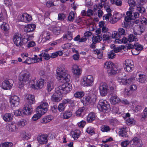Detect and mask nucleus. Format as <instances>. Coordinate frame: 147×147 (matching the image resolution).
Instances as JSON below:
<instances>
[{
    "mask_svg": "<svg viewBox=\"0 0 147 147\" xmlns=\"http://www.w3.org/2000/svg\"><path fill=\"white\" fill-rule=\"evenodd\" d=\"M71 85L65 83L59 86L56 88V91L51 96L52 100L55 102H59L62 98L61 95L62 94H67L69 93L72 89Z\"/></svg>",
    "mask_w": 147,
    "mask_h": 147,
    "instance_id": "f257e3e1",
    "label": "nucleus"
},
{
    "mask_svg": "<svg viewBox=\"0 0 147 147\" xmlns=\"http://www.w3.org/2000/svg\"><path fill=\"white\" fill-rule=\"evenodd\" d=\"M66 70L65 66L61 65L57 68L56 78L60 82L69 81L70 76L66 72Z\"/></svg>",
    "mask_w": 147,
    "mask_h": 147,
    "instance_id": "f03ea898",
    "label": "nucleus"
},
{
    "mask_svg": "<svg viewBox=\"0 0 147 147\" xmlns=\"http://www.w3.org/2000/svg\"><path fill=\"white\" fill-rule=\"evenodd\" d=\"M31 79V75L29 71L25 70L22 71L20 74L19 80L20 82L19 83L20 88H22L24 85L28 82Z\"/></svg>",
    "mask_w": 147,
    "mask_h": 147,
    "instance_id": "7ed1b4c3",
    "label": "nucleus"
},
{
    "mask_svg": "<svg viewBox=\"0 0 147 147\" xmlns=\"http://www.w3.org/2000/svg\"><path fill=\"white\" fill-rule=\"evenodd\" d=\"M69 104L70 106H75L74 100L71 99L66 98L63 100L62 103H60L58 107V109L59 112L63 111L65 108V104Z\"/></svg>",
    "mask_w": 147,
    "mask_h": 147,
    "instance_id": "20e7f679",
    "label": "nucleus"
},
{
    "mask_svg": "<svg viewBox=\"0 0 147 147\" xmlns=\"http://www.w3.org/2000/svg\"><path fill=\"white\" fill-rule=\"evenodd\" d=\"M13 41L14 44L17 46L20 47L24 43L23 36L18 33H15L13 35Z\"/></svg>",
    "mask_w": 147,
    "mask_h": 147,
    "instance_id": "39448f33",
    "label": "nucleus"
},
{
    "mask_svg": "<svg viewBox=\"0 0 147 147\" xmlns=\"http://www.w3.org/2000/svg\"><path fill=\"white\" fill-rule=\"evenodd\" d=\"M109 106L106 100H99L97 107L99 111L106 112L109 108Z\"/></svg>",
    "mask_w": 147,
    "mask_h": 147,
    "instance_id": "423d86ee",
    "label": "nucleus"
},
{
    "mask_svg": "<svg viewBox=\"0 0 147 147\" xmlns=\"http://www.w3.org/2000/svg\"><path fill=\"white\" fill-rule=\"evenodd\" d=\"M100 92L101 96H105L106 95L109 90L107 84L105 82L101 83L99 86Z\"/></svg>",
    "mask_w": 147,
    "mask_h": 147,
    "instance_id": "0eeeda50",
    "label": "nucleus"
},
{
    "mask_svg": "<svg viewBox=\"0 0 147 147\" xmlns=\"http://www.w3.org/2000/svg\"><path fill=\"white\" fill-rule=\"evenodd\" d=\"M83 84L85 86H90L93 84V78L91 75L85 76L83 78Z\"/></svg>",
    "mask_w": 147,
    "mask_h": 147,
    "instance_id": "6e6552de",
    "label": "nucleus"
},
{
    "mask_svg": "<svg viewBox=\"0 0 147 147\" xmlns=\"http://www.w3.org/2000/svg\"><path fill=\"white\" fill-rule=\"evenodd\" d=\"M69 109L64 112L63 113L62 118L64 119H68L72 115V111L74 109V106H69Z\"/></svg>",
    "mask_w": 147,
    "mask_h": 147,
    "instance_id": "1a4fd4ad",
    "label": "nucleus"
},
{
    "mask_svg": "<svg viewBox=\"0 0 147 147\" xmlns=\"http://www.w3.org/2000/svg\"><path fill=\"white\" fill-rule=\"evenodd\" d=\"M135 79V78L132 77L128 79L121 78H117V81L121 85H129L133 82Z\"/></svg>",
    "mask_w": 147,
    "mask_h": 147,
    "instance_id": "9d476101",
    "label": "nucleus"
},
{
    "mask_svg": "<svg viewBox=\"0 0 147 147\" xmlns=\"http://www.w3.org/2000/svg\"><path fill=\"white\" fill-rule=\"evenodd\" d=\"M118 32H114L112 34V38L115 39L121 38V35H124L126 34L125 30L122 28H119L118 30Z\"/></svg>",
    "mask_w": 147,
    "mask_h": 147,
    "instance_id": "9b49d317",
    "label": "nucleus"
},
{
    "mask_svg": "<svg viewBox=\"0 0 147 147\" xmlns=\"http://www.w3.org/2000/svg\"><path fill=\"white\" fill-rule=\"evenodd\" d=\"M125 70L127 72H130L133 70L134 67L133 62L127 60L125 61V65L124 66Z\"/></svg>",
    "mask_w": 147,
    "mask_h": 147,
    "instance_id": "f8f14e48",
    "label": "nucleus"
},
{
    "mask_svg": "<svg viewBox=\"0 0 147 147\" xmlns=\"http://www.w3.org/2000/svg\"><path fill=\"white\" fill-rule=\"evenodd\" d=\"M71 68L72 73L74 76L79 77L82 71L80 67L77 65L76 64L73 65Z\"/></svg>",
    "mask_w": 147,
    "mask_h": 147,
    "instance_id": "ddd939ff",
    "label": "nucleus"
},
{
    "mask_svg": "<svg viewBox=\"0 0 147 147\" xmlns=\"http://www.w3.org/2000/svg\"><path fill=\"white\" fill-rule=\"evenodd\" d=\"M13 81L11 80L4 81L2 83V87L5 90H9L13 85Z\"/></svg>",
    "mask_w": 147,
    "mask_h": 147,
    "instance_id": "4468645a",
    "label": "nucleus"
},
{
    "mask_svg": "<svg viewBox=\"0 0 147 147\" xmlns=\"http://www.w3.org/2000/svg\"><path fill=\"white\" fill-rule=\"evenodd\" d=\"M20 20L26 23L29 22L32 20V17L27 13H24L19 16Z\"/></svg>",
    "mask_w": 147,
    "mask_h": 147,
    "instance_id": "2eb2a0df",
    "label": "nucleus"
},
{
    "mask_svg": "<svg viewBox=\"0 0 147 147\" xmlns=\"http://www.w3.org/2000/svg\"><path fill=\"white\" fill-rule=\"evenodd\" d=\"M47 137V135L45 134L39 135L37 138V140L40 144H45L48 141Z\"/></svg>",
    "mask_w": 147,
    "mask_h": 147,
    "instance_id": "dca6fc26",
    "label": "nucleus"
},
{
    "mask_svg": "<svg viewBox=\"0 0 147 147\" xmlns=\"http://www.w3.org/2000/svg\"><path fill=\"white\" fill-rule=\"evenodd\" d=\"M33 109L31 105H27L23 109V113L25 115H30L32 113Z\"/></svg>",
    "mask_w": 147,
    "mask_h": 147,
    "instance_id": "f3484780",
    "label": "nucleus"
},
{
    "mask_svg": "<svg viewBox=\"0 0 147 147\" xmlns=\"http://www.w3.org/2000/svg\"><path fill=\"white\" fill-rule=\"evenodd\" d=\"M25 100L26 102L30 105L35 103V102L34 96L32 94L26 95L25 97Z\"/></svg>",
    "mask_w": 147,
    "mask_h": 147,
    "instance_id": "a211bd4d",
    "label": "nucleus"
},
{
    "mask_svg": "<svg viewBox=\"0 0 147 147\" xmlns=\"http://www.w3.org/2000/svg\"><path fill=\"white\" fill-rule=\"evenodd\" d=\"M36 25L34 24H29L24 28V30L26 32H30L34 31L36 28Z\"/></svg>",
    "mask_w": 147,
    "mask_h": 147,
    "instance_id": "6ab92c4d",
    "label": "nucleus"
},
{
    "mask_svg": "<svg viewBox=\"0 0 147 147\" xmlns=\"http://www.w3.org/2000/svg\"><path fill=\"white\" fill-rule=\"evenodd\" d=\"M132 47L134 48L135 49V52L133 53V55H138L143 49L142 46L138 43L134 44Z\"/></svg>",
    "mask_w": 147,
    "mask_h": 147,
    "instance_id": "aec40b11",
    "label": "nucleus"
},
{
    "mask_svg": "<svg viewBox=\"0 0 147 147\" xmlns=\"http://www.w3.org/2000/svg\"><path fill=\"white\" fill-rule=\"evenodd\" d=\"M10 103L13 107L17 106L19 104V99L17 96H12L10 101Z\"/></svg>",
    "mask_w": 147,
    "mask_h": 147,
    "instance_id": "412c9836",
    "label": "nucleus"
},
{
    "mask_svg": "<svg viewBox=\"0 0 147 147\" xmlns=\"http://www.w3.org/2000/svg\"><path fill=\"white\" fill-rule=\"evenodd\" d=\"M127 129L125 127H123L121 128L119 131V135L123 138H126L128 137L127 133Z\"/></svg>",
    "mask_w": 147,
    "mask_h": 147,
    "instance_id": "4be33fe9",
    "label": "nucleus"
},
{
    "mask_svg": "<svg viewBox=\"0 0 147 147\" xmlns=\"http://www.w3.org/2000/svg\"><path fill=\"white\" fill-rule=\"evenodd\" d=\"M93 53L97 55V57L98 59H102L103 57V52L101 49H96L93 51Z\"/></svg>",
    "mask_w": 147,
    "mask_h": 147,
    "instance_id": "5701e85b",
    "label": "nucleus"
},
{
    "mask_svg": "<svg viewBox=\"0 0 147 147\" xmlns=\"http://www.w3.org/2000/svg\"><path fill=\"white\" fill-rule=\"evenodd\" d=\"M13 117V115L12 114L7 113L4 115L3 116V118L5 121L9 122L12 120Z\"/></svg>",
    "mask_w": 147,
    "mask_h": 147,
    "instance_id": "b1692460",
    "label": "nucleus"
},
{
    "mask_svg": "<svg viewBox=\"0 0 147 147\" xmlns=\"http://www.w3.org/2000/svg\"><path fill=\"white\" fill-rule=\"evenodd\" d=\"M133 143L131 144V147H138L141 145L140 143V139L137 137H134L133 139Z\"/></svg>",
    "mask_w": 147,
    "mask_h": 147,
    "instance_id": "393cba45",
    "label": "nucleus"
},
{
    "mask_svg": "<svg viewBox=\"0 0 147 147\" xmlns=\"http://www.w3.org/2000/svg\"><path fill=\"white\" fill-rule=\"evenodd\" d=\"M96 117L95 113L93 112L90 113L87 117V120L88 122H91L95 119Z\"/></svg>",
    "mask_w": 147,
    "mask_h": 147,
    "instance_id": "a878e982",
    "label": "nucleus"
},
{
    "mask_svg": "<svg viewBox=\"0 0 147 147\" xmlns=\"http://www.w3.org/2000/svg\"><path fill=\"white\" fill-rule=\"evenodd\" d=\"M53 117L51 115H49L43 118L41 121V122L42 123H47L53 119Z\"/></svg>",
    "mask_w": 147,
    "mask_h": 147,
    "instance_id": "bb28decb",
    "label": "nucleus"
},
{
    "mask_svg": "<svg viewBox=\"0 0 147 147\" xmlns=\"http://www.w3.org/2000/svg\"><path fill=\"white\" fill-rule=\"evenodd\" d=\"M110 100L111 103L113 105L118 104L121 101L119 98L117 96H112L110 98Z\"/></svg>",
    "mask_w": 147,
    "mask_h": 147,
    "instance_id": "cd10ccee",
    "label": "nucleus"
},
{
    "mask_svg": "<svg viewBox=\"0 0 147 147\" xmlns=\"http://www.w3.org/2000/svg\"><path fill=\"white\" fill-rule=\"evenodd\" d=\"M139 76V78L137 79L138 82L141 83H144L147 81V77L145 75L140 74Z\"/></svg>",
    "mask_w": 147,
    "mask_h": 147,
    "instance_id": "c85d7f7f",
    "label": "nucleus"
},
{
    "mask_svg": "<svg viewBox=\"0 0 147 147\" xmlns=\"http://www.w3.org/2000/svg\"><path fill=\"white\" fill-rule=\"evenodd\" d=\"M47 90L48 92H50L54 88V82L51 81H48L47 84Z\"/></svg>",
    "mask_w": 147,
    "mask_h": 147,
    "instance_id": "c756f323",
    "label": "nucleus"
},
{
    "mask_svg": "<svg viewBox=\"0 0 147 147\" xmlns=\"http://www.w3.org/2000/svg\"><path fill=\"white\" fill-rule=\"evenodd\" d=\"M18 127L16 126V124L13 122H11L8 126L9 130L11 132H14L16 131Z\"/></svg>",
    "mask_w": 147,
    "mask_h": 147,
    "instance_id": "7c9ffc66",
    "label": "nucleus"
},
{
    "mask_svg": "<svg viewBox=\"0 0 147 147\" xmlns=\"http://www.w3.org/2000/svg\"><path fill=\"white\" fill-rule=\"evenodd\" d=\"M44 79H40L36 82V89L41 88L44 85Z\"/></svg>",
    "mask_w": 147,
    "mask_h": 147,
    "instance_id": "2f4dec72",
    "label": "nucleus"
},
{
    "mask_svg": "<svg viewBox=\"0 0 147 147\" xmlns=\"http://www.w3.org/2000/svg\"><path fill=\"white\" fill-rule=\"evenodd\" d=\"M52 31L55 35H59L61 32V28L59 26H55L52 28Z\"/></svg>",
    "mask_w": 147,
    "mask_h": 147,
    "instance_id": "473e14b6",
    "label": "nucleus"
},
{
    "mask_svg": "<svg viewBox=\"0 0 147 147\" xmlns=\"http://www.w3.org/2000/svg\"><path fill=\"white\" fill-rule=\"evenodd\" d=\"M117 69L116 68L115 69L113 67L112 68L108 69L107 70L108 73L110 76L115 75L117 74Z\"/></svg>",
    "mask_w": 147,
    "mask_h": 147,
    "instance_id": "72a5a7b5",
    "label": "nucleus"
},
{
    "mask_svg": "<svg viewBox=\"0 0 147 147\" xmlns=\"http://www.w3.org/2000/svg\"><path fill=\"white\" fill-rule=\"evenodd\" d=\"M115 39L116 41L119 43H123L126 44L127 43H128V42H129V40H128V38L127 39V38L124 37H123L122 38H116Z\"/></svg>",
    "mask_w": 147,
    "mask_h": 147,
    "instance_id": "f704fd0d",
    "label": "nucleus"
},
{
    "mask_svg": "<svg viewBox=\"0 0 147 147\" xmlns=\"http://www.w3.org/2000/svg\"><path fill=\"white\" fill-rule=\"evenodd\" d=\"M33 37L32 35H28L26 34H24L23 35V41H28L32 40Z\"/></svg>",
    "mask_w": 147,
    "mask_h": 147,
    "instance_id": "c9c22d12",
    "label": "nucleus"
},
{
    "mask_svg": "<svg viewBox=\"0 0 147 147\" xmlns=\"http://www.w3.org/2000/svg\"><path fill=\"white\" fill-rule=\"evenodd\" d=\"M41 108L40 107H39V106H38V107L36 109V112L38 114L41 116L45 113L46 112L45 109V110Z\"/></svg>",
    "mask_w": 147,
    "mask_h": 147,
    "instance_id": "e433bc0d",
    "label": "nucleus"
},
{
    "mask_svg": "<svg viewBox=\"0 0 147 147\" xmlns=\"http://www.w3.org/2000/svg\"><path fill=\"white\" fill-rule=\"evenodd\" d=\"M102 39V37L100 35L94 36L92 38V42L93 43H96L99 42Z\"/></svg>",
    "mask_w": 147,
    "mask_h": 147,
    "instance_id": "4c0bfd02",
    "label": "nucleus"
},
{
    "mask_svg": "<svg viewBox=\"0 0 147 147\" xmlns=\"http://www.w3.org/2000/svg\"><path fill=\"white\" fill-rule=\"evenodd\" d=\"M85 110L83 108L79 109L76 112V116H83L85 113Z\"/></svg>",
    "mask_w": 147,
    "mask_h": 147,
    "instance_id": "58836bf2",
    "label": "nucleus"
},
{
    "mask_svg": "<svg viewBox=\"0 0 147 147\" xmlns=\"http://www.w3.org/2000/svg\"><path fill=\"white\" fill-rule=\"evenodd\" d=\"M63 52L61 51H58L56 52L53 53L50 56V57L52 58H55L58 55L61 56L63 54Z\"/></svg>",
    "mask_w": 147,
    "mask_h": 147,
    "instance_id": "ea45409f",
    "label": "nucleus"
},
{
    "mask_svg": "<svg viewBox=\"0 0 147 147\" xmlns=\"http://www.w3.org/2000/svg\"><path fill=\"white\" fill-rule=\"evenodd\" d=\"M84 92H83L77 91L74 94V96L76 98H80L84 95Z\"/></svg>",
    "mask_w": 147,
    "mask_h": 147,
    "instance_id": "a19ab883",
    "label": "nucleus"
},
{
    "mask_svg": "<svg viewBox=\"0 0 147 147\" xmlns=\"http://www.w3.org/2000/svg\"><path fill=\"white\" fill-rule=\"evenodd\" d=\"M80 135V131L79 130H76L72 134L74 140H77Z\"/></svg>",
    "mask_w": 147,
    "mask_h": 147,
    "instance_id": "79ce46f5",
    "label": "nucleus"
},
{
    "mask_svg": "<svg viewBox=\"0 0 147 147\" xmlns=\"http://www.w3.org/2000/svg\"><path fill=\"white\" fill-rule=\"evenodd\" d=\"M104 67L105 68L109 69L113 68V64L111 61H107L105 63Z\"/></svg>",
    "mask_w": 147,
    "mask_h": 147,
    "instance_id": "37998d69",
    "label": "nucleus"
},
{
    "mask_svg": "<svg viewBox=\"0 0 147 147\" xmlns=\"http://www.w3.org/2000/svg\"><path fill=\"white\" fill-rule=\"evenodd\" d=\"M100 129L103 132H107L110 130L111 128L108 126L104 125L101 126Z\"/></svg>",
    "mask_w": 147,
    "mask_h": 147,
    "instance_id": "c03bdc74",
    "label": "nucleus"
},
{
    "mask_svg": "<svg viewBox=\"0 0 147 147\" xmlns=\"http://www.w3.org/2000/svg\"><path fill=\"white\" fill-rule=\"evenodd\" d=\"M107 56L109 59H113L115 57L116 54L113 50H112L107 53Z\"/></svg>",
    "mask_w": 147,
    "mask_h": 147,
    "instance_id": "a18cd8bd",
    "label": "nucleus"
},
{
    "mask_svg": "<svg viewBox=\"0 0 147 147\" xmlns=\"http://www.w3.org/2000/svg\"><path fill=\"white\" fill-rule=\"evenodd\" d=\"M1 29L5 31H7L9 30V26L8 24L5 22L3 23V24L1 26Z\"/></svg>",
    "mask_w": 147,
    "mask_h": 147,
    "instance_id": "49530a36",
    "label": "nucleus"
},
{
    "mask_svg": "<svg viewBox=\"0 0 147 147\" xmlns=\"http://www.w3.org/2000/svg\"><path fill=\"white\" fill-rule=\"evenodd\" d=\"M39 106V107H40L43 109L45 110V109L46 112L48 109V103L46 102H45L41 103Z\"/></svg>",
    "mask_w": 147,
    "mask_h": 147,
    "instance_id": "de8ad7c7",
    "label": "nucleus"
},
{
    "mask_svg": "<svg viewBox=\"0 0 147 147\" xmlns=\"http://www.w3.org/2000/svg\"><path fill=\"white\" fill-rule=\"evenodd\" d=\"M13 144L11 142H6L2 143L0 145L1 147H11Z\"/></svg>",
    "mask_w": 147,
    "mask_h": 147,
    "instance_id": "09e8293b",
    "label": "nucleus"
},
{
    "mask_svg": "<svg viewBox=\"0 0 147 147\" xmlns=\"http://www.w3.org/2000/svg\"><path fill=\"white\" fill-rule=\"evenodd\" d=\"M112 36H111V34L109 33L104 34L103 35L102 40H108L111 39Z\"/></svg>",
    "mask_w": 147,
    "mask_h": 147,
    "instance_id": "8fccbe9b",
    "label": "nucleus"
},
{
    "mask_svg": "<svg viewBox=\"0 0 147 147\" xmlns=\"http://www.w3.org/2000/svg\"><path fill=\"white\" fill-rule=\"evenodd\" d=\"M91 99V96H87L84 98L82 100L84 104L85 105H88L90 102V99Z\"/></svg>",
    "mask_w": 147,
    "mask_h": 147,
    "instance_id": "3c124183",
    "label": "nucleus"
},
{
    "mask_svg": "<svg viewBox=\"0 0 147 147\" xmlns=\"http://www.w3.org/2000/svg\"><path fill=\"white\" fill-rule=\"evenodd\" d=\"M42 57L46 60L49 59L50 57V56L49 54H48L47 52V51L44 50L42 51Z\"/></svg>",
    "mask_w": 147,
    "mask_h": 147,
    "instance_id": "603ef678",
    "label": "nucleus"
},
{
    "mask_svg": "<svg viewBox=\"0 0 147 147\" xmlns=\"http://www.w3.org/2000/svg\"><path fill=\"white\" fill-rule=\"evenodd\" d=\"M122 17V15L119 13H116L115 14L113 15V18L114 20L117 21L119 20Z\"/></svg>",
    "mask_w": 147,
    "mask_h": 147,
    "instance_id": "864d4df0",
    "label": "nucleus"
},
{
    "mask_svg": "<svg viewBox=\"0 0 147 147\" xmlns=\"http://www.w3.org/2000/svg\"><path fill=\"white\" fill-rule=\"evenodd\" d=\"M75 17V14L74 12L71 11L69 13L68 19L69 21H71L74 20Z\"/></svg>",
    "mask_w": 147,
    "mask_h": 147,
    "instance_id": "5fc2aeb1",
    "label": "nucleus"
},
{
    "mask_svg": "<svg viewBox=\"0 0 147 147\" xmlns=\"http://www.w3.org/2000/svg\"><path fill=\"white\" fill-rule=\"evenodd\" d=\"M136 36L133 34H130L129 35L128 38V40L129 42H132L136 39Z\"/></svg>",
    "mask_w": 147,
    "mask_h": 147,
    "instance_id": "6e6d98bb",
    "label": "nucleus"
},
{
    "mask_svg": "<svg viewBox=\"0 0 147 147\" xmlns=\"http://www.w3.org/2000/svg\"><path fill=\"white\" fill-rule=\"evenodd\" d=\"M126 123L128 125H133L135 124V121L133 119L129 118L126 120Z\"/></svg>",
    "mask_w": 147,
    "mask_h": 147,
    "instance_id": "4d7b16f0",
    "label": "nucleus"
},
{
    "mask_svg": "<svg viewBox=\"0 0 147 147\" xmlns=\"http://www.w3.org/2000/svg\"><path fill=\"white\" fill-rule=\"evenodd\" d=\"M50 33L49 32H48L46 31H43L41 35V36L43 38L45 39L48 36V35H50Z\"/></svg>",
    "mask_w": 147,
    "mask_h": 147,
    "instance_id": "13d9d810",
    "label": "nucleus"
},
{
    "mask_svg": "<svg viewBox=\"0 0 147 147\" xmlns=\"http://www.w3.org/2000/svg\"><path fill=\"white\" fill-rule=\"evenodd\" d=\"M128 3L130 6V7L129 8V9L130 10L131 7H132L135 6L136 5V3L134 0H128Z\"/></svg>",
    "mask_w": 147,
    "mask_h": 147,
    "instance_id": "bf43d9fd",
    "label": "nucleus"
},
{
    "mask_svg": "<svg viewBox=\"0 0 147 147\" xmlns=\"http://www.w3.org/2000/svg\"><path fill=\"white\" fill-rule=\"evenodd\" d=\"M14 114L16 116H23L24 114L23 113V111L20 110H16L14 112Z\"/></svg>",
    "mask_w": 147,
    "mask_h": 147,
    "instance_id": "052dcab7",
    "label": "nucleus"
},
{
    "mask_svg": "<svg viewBox=\"0 0 147 147\" xmlns=\"http://www.w3.org/2000/svg\"><path fill=\"white\" fill-rule=\"evenodd\" d=\"M137 11L138 12L141 13H144L145 11V8L142 6H139L137 7Z\"/></svg>",
    "mask_w": 147,
    "mask_h": 147,
    "instance_id": "680f3d73",
    "label": "nucleus"
},
{
    "mask_svg": "<svg viewBox=\"0 0 147 147\" xmlns=\"http://www.w3.org/2000/svg\"><path fill=\"white\" fill-rule=\"evenodd\" d=\"M130 143V141L127 140L123 141L121 143L122 147H127V146Z\"/></svg>",
    "mask_w": 147,
    "mask_h": 147,
    "instance_id": "e2e57ef3",
    "label": "nucleus"
},
{
    "mask_svg": "<svg viewBox=\"0 0 147 147\" xmlns=\"http://www.w3.org/2000/svg\"><path fill=\"white\" fill-rule=\"evenodd\" d=\"M26 124V121L24 119H22L18 123V124L19 126H24Z\"/></svg>",
    "mask_w": 147,
    "mask_h": 147,
    "instance_id": "0e129e2a",
    "label": "nucleus"
},
{
    "mask_svg": "<svg viewBox=\"0 0 147 147\" xmlns=\"http://www.w3.org/2000/svg\"><path fill=\"white\" fill-rule=\"evenodd\" d=\"M96 96L95 95H93L91 96V99H90V102L89 104L94 103L96 101Z\"/></svg>",
    "mask_w": 147,
    "mask_h": 147,
    "instance_id": "69168bd1",
    "label": "nucleus"
},
{
    "mask_svg": "<svg viewBox=\"0 0 147 147\" xmlns=\"http://www.w3.org/2000/svg\"><path fill=\"white\" fill-rule=\"evenodd\" d=\"M41 117V116L40 115L37 113L36 114H34L32 117V119L34 121H35L40 118Z\"/></svg>",
    "mask_w": 147,
    "mask_h": 147,
    "instance_id": "338daca9",
    "label": "nucleus"
},
{
    "mask_svg": "<svg viewBox=\"0 0 147 147\" xmlns=\"http://www.w3.org/2000/svg\"><path fill=\"white\" fill-rule=\"evenodd\" d=\"M112 14L111 13H107L105 14L103 16L104 20H106L107 21L109 20V18L111 17Z\"/></svg>",
    "mask_w": 147,
    "mask_h": 147,
    "instance_id": "774afa93",
    "label": "nucleus"
}]
</instances>
